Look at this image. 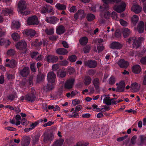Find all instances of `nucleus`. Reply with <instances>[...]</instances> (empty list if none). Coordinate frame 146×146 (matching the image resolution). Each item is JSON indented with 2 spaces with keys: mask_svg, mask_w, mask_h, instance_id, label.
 I'll use <instances>...</instances> for the list:
<instances>
[{
  "mask_svg": "<svg viewBox=\"0 0 146 146\" xmlns=\"http://www.w3.org/2000/svg\"><path fill=\"white\" fill-rule=\"evenodd\" d=\"M26 4L25 1L23 0L20 1L18 5V11L19 13L23 15H27L30 13V11H25L24 12L22 11L26 9Z\"/></svg>",
  "mask_w": 146,
  "mask_h": 146,
  "instance_id": "f257e3e1",
  "label": "nucleus"
},
{
  "mask_svg": "<svg viewBox=\"0 0 146 146\" xmlns=\"http://www.w3.org/2000/svg\"><path fill=\"white\" fill-rule=\"evenodd\" d=\"M27 24L28 25H38L39 24L37 17L35 15L29 17L27 21Z\"/></svg>",
  "mask_w": 146,
  "mask_h": 146,
  "instance_id": "f03ea898",
  "label": "nucleus"
},
{
  "mask_svg": "<svg viewBox=\"0 0 146 146\" xmlns=\"http://www.w3.org/2000/svg\"><path fill=\"white\" fill-rule=\"evenodd\" d=\"M86 14L84 10L80 9L74 15V17L76 19H82L85 16Z\"/></svg>",
  "mask_w": 146,
  "mask_h": 146,
  "instance_id": "7ed1b4c3",
  "label": "nucleus"
},
{
  "mask_svg": "<svg viewBox=\"0 0 146 146\" xmlns=\"http://www.w3.org/2000/svg\"><path fill=\"white\" fill-rule=\"evenodd\" d=\"M125 3H122L119 5H115L114 7V9L118 13H120L125 10Z\"/></svg>",
  "mask_w": 146,
  "mask_h": 146,
  "instance_id": "20e7f679",
  "label": "nucleus"
},
{
  "mask_svg": "<svg viewBox=\"0 0 146 146\" xmlns=\"http://www.w3.org/2000/svg\"><path fill=\"white\" fill-rule=\"evenodd\" d=\"M47 79L48 82H55L56 80V76L53 72H50L47 74Z\"/></svg>",
  "mask_w": 146,
  "mask_h": 146,
  "instance_id": "39448f33",
  "label": "nucleus"
},
{
  "mask_svg": "<svg viewBox=\"0 0 146 146\" xmlns=\"http://www.w3.org/2000/svg\"><path fill=\"white\" fill-rule=\"evenodd\" d=\"M45 21L48 23L54 24L58 21L59 19L54 16H52L46 17Z\"/></svg>",
  "mask_w": 146,
  "mask_h": 146,
  "instance_id": "423d86ee",
  "label": "nucleus"
},
{
  "mask_svg": "<svg viewBox=\"0 0 146 146\" xmlns=\"http://www.w3.org/2000/svg\"><path fill=\"white\" fill-rule=\"evenodd\" d=\"M43 135L44 136L43 140L45 143H47L48 141H51L53 139V135L51 133H45Z\"/></svg>",
  "mask_w": 146,
  "mask_h": 146,
  "instance_id": "0eeeda50",
  "label": "nucleus"
},
{
  "mask_svg": "<svg viewBox=\"0 0 146 146\" xmlns=\"http://www.w3.org/2000/svg\"><path fill=\"white\" fill-rule=\"evenodd\" d=\"M117 64L120 68H126L129 65L128 62L123 59L119 60L117 62Z\"/></svg>",
  "mask_w": 146,
  "mask_h": 146,
  "instance_id": "6e6552de",
  "label": "nucleus"
},
{
  "mask_svg": "<svg viewBox=\"0 0 146 146\" xmlns=\"http://www.w3.org/2000/svg\"><path fill=\"white\" fill-rule=\"evenodd\" d=\"M116 85H118L116 89V91L118 92H123L124 90L125 84L124 81H122L120 82L119 84H116Z\"/></svg>",
  "mask_w": 146,
  "mask_h": 146,
  "instance_id": "1a4fd4ad",
  "label": "nucleus"
},
{
  "mask_svg": "<svg viewBox=\"0 0 146 146\" xmlns=\"http://www.w3.org/2000/svg\"><path fill=\"white\" fill-rule=\"evenodd\" d=\"M84 64L90 68L95 67L97 65L96 61L95 60H90L85 61L84 62Z\"/></svg>",
  "mask_w": 146,
  "mask_h": 146,
  "instance_id": "9d476101",
  "label": "nucleus"
},
{
  "mask_svg": "<svg viewBox=\"0 0 146 146\" xmlns=\"http://www.w3.org/2000/svg\"><path fill=\"white\" fill-rule=\"evenodd\" d=\"M74 82L73 79H70L67 80L65 84V87L67 89H70L72 88Z\"/></svg>",
  "mask_w": 146,
  "mask_h": 146,
  "instance_id": "9b49d317",
  "label": "nucleus"
},
{
  "mask_svg": "<svg viewBox=\"0 0 146 146\" xmlns=\"http://www.w3.org/2000/svg\"><path fill=\"white\" fill-rule=\"evenodd\" d=\"M55 83V82H48L47 86H43V89L46 92L52 90L54 87Z\"/></svg>",
  "mask_w": 146,
  "mask_h": 146,
  "instance_id": "f8f14e48",
  "label": "nucleus"
},
{
  "mask_svg": "<svg viewBox=\"0 0 146 146\" xmlns=\"http://www.w3.org/2000/svg\"><path fill=\"white\" fill-rule=\"evenodd\" d=\"M100 15L102 18H104L106 19H109L110 16V13L106 10L101 11Z\"/></svg>",
  "mask_w": 146,
  "mask_h": 146,
  "instance_id": "ddd939ff",
  "label": "nucleus"
},
{
  "mask_svg": "<svg viewBox=\"0 0 146 146\" xmlns=\"http://www.w3.org/2000/svg\"><path fill=\"white\" fill-rule=\"evenodd\" d=\"M65 31V27L63 25H61L56 27V32L59 35H61L64 33Z\"/></svg>",
  "mask_w": 146,
  "mask_h": 146,
  "instance_id": "4468645a",
  "label": "nucleus"
},
{
  "mask_svg": "<svg viewBox=\"0 0 146 146\" xmlns=\"http://www.w3.org/2000/svg\"><path fill=\"white\" fill-rule=\"evenodd\" d=\"M26 46V43L24 41L22 40L17 43L16 47L17 48L21 50L23 48H25Z\"/></svg>",
  "mask_w": 146,
  "mask_h": 146,
  "instance_id": "2eb2a0df",
  "label": "nucleus"
},
{
  "mask_svg": "<svg viewBox=\"0 0 146 146\" xmlns=\"http://www.w3.org/2000/svg\"><path fill=\"white\" fill-rule=\"evenodd\" d=\"M144 40V38L142 37L139 38L137 40L136 38L133 44V47L136 48H138L140 46L141 41Z\"/></svg>",
  "mask_w": 146,
  "mask_h": 146,
  "instance_id": "dca6fc26",
  "label": "nucleus"
},
{
  "mask_svg": "<svg viewBox=\"0 0 146 146\" xmlns=\"http://www.w3.org/2000/svg\"><path fill=\"white\" fill-rule=\"evenodd\" d=\"M122 45L121 44L116 42H112L110 44V48L113 49H119L121 48Z\"/></svg>",
  "mask_w": 146,
  "mask_h": 146,
  "instance_id": "f3484780",
  "label": "nucleus"
},
{
  "mask_svg": "<svg viewBox=\"0 0 146 146\" xmlns=\"http://www.w3.org/2000/svg\"><path fill=\"white\" fill-rule=\"evenodd\" d=\"M24 33L27 36L31 37L34 36L36 34L35 31L31 29H27L24 30Z\"/></svg>",
  "mask_w": 146,
  "mask_h": 146,
  "instance_id": "a211bd4d",
  "label": "nucleus"
},
{
  "mask_svg": "<svg viewBox=\"0 0 146 146\" xmlns=\"http://www.w3.org/2000/svg\"><path fill=\"white\" fill-rule=\"evenodd\" d=\"M46 58L47 61L49 62H56L58 60V58L57 56L50 55L47 56Z\"/></svg>",
  "mask_w": 146,
  "mask_h": 146,
  "instance_id": "6ab92c4d",
  "label": "nucleus"
},
{
  "mask_svg": "<svg viewBox=\"0 0 146 146\" xmlns=\"http://www.w3.org/2000/svg\"><path fill=\"white\" fill-rule=\"evenodd\" d=\"M131 10L135 13H140L142 10V8L137 5H134L131 7Z\"/></svg>",
  "mask_w": 146,
  "mask_h": 146,
  "instance_id": "aec40b11",
  "label": "nucleus"
},
{
  "mask_svg": "<svg viewBox=\"0 0 146 146\" xmlns=\"http://www.w3.org/2000/svg\"><path fill=\"white\" fill-rule=\"evenodd\" d=\"M29 68L28 67H26L20 71V74L23 77H26L28 75Z\"/></svg>",
  "mask_w": 146,
  "mask_h": 146,
  "instance_id": "412c9836",
  "label": "nucleus"
},
{
  "mask_svg": "<svg viewBox=\"0 0 146 146\" xmlns=\"http://www.w3.org/2000/svg\"><path fill=\"white\" fill-rule=\"evenodd\" d=\"M17 62L13 59L9 61V63L5 64L7 67L11 68H15L17 66Z\"/></svg>",
  "mask_w": 146,
  "mask_h": 146,
  "instance_id": "4be33fe9",
  "label": "nucleus"
},
{
  "mask_svg": "<svg viewBox=\"0 0 146 146\" xmlns=\"http://www.w3.org/2000/svg\"><path fill=\"white\" fill-rule=\"evenodd\" d=\"M140 87L138 84L135 83L132 84L131 86V88L132 92H136L138 91Z\"/></svg>",
  "mask_w": 146,
  "mask_h": 146,
  "instance_id": "5701e85b",
  "label": "nucleus"
},
{
  "mask_svg": "<svg viewBox=\"0 0 146 146\" xmlns=\"http://www.w3.org/2000/svg\"><path fill=\"white\" fill-rule=\"evenodd\" d=\"M56 52L59 54L65 55L68 53V51L63 48H60L57 49L56 51Z\"/></svg>",
  "mask_w": 146,
  "mask_h": 146,
  "instance_id": "b1692460",
  "label": "nucleus"
},
{
  "mask_svg": "<svg viewBox=\"0 0 146 146\" xmlns=\"http://www.w3.org/2000/svg\"><path fill=\"white\" fill-rule=\"evenodd\" d=\"M144 23L143 21H141L138 24L137 30L139 33H142L144 31Z\"/></svg>",
  "mask_w": 146,
  "mask_h": 146,
  "instance_id": "393cba45",
  "label": "nucleus"
},
{
  "mask_svg": "<svg viewBox=\"0 0 146 146\" xmlns=\"http://www.w3.org/2000/svg\"><path fill=\"white\" fill-rule=\"evenodd\" d=\"M122 33L124 38H126L130 35L131 32L127 28H123L122 29Z\"/></svg>",
  "mask_w": 146,
  "mask_h": 146,
  "instance_id": "a878e982",
  "label": "nucleus"
},
{
  "mask_svg": "<svg viewBox=\"0 0 146 146\" xmlns=\"http://www.w3.org/2000/svg\"><path fill=\"white\" fill-rule=\"evenodd\" d=\"M30 139L29 137L23 138L22 141V144L23 146H27L29 144Z\"/></svg>",
  "mask_w": 146,
  "mask_h": 146,
  "instance_id": "bb28decb",
  "label": "nucleus"
},
{
  "mask_svg": "<svg viewBox=\"0 0 146 146\" xmlns=\"http://www.w3.org/2000/svg\"><path fill=\"white\" fill-rule=\"evenodd\" d=\"M141 70V68L139 65L134 66L132 68V71L136 74H138L140 73Z\"/></svg>",
  "mask_w": 146,
  "mask_h": 146,
  "instance_id": "cd10ccee",
  "label": "nucleus"
},
{
  "mask_svg": "<svg viewBox=\"0 0 146 146\" xmlns=\"http://www.w3.org/2000/svg\"><path fill=\"white\" fill-rule=\"evenodd\" d=\"M34 94H33L32 95L31 97L30 95H26L25 97L22 96L21 98V100H24L29 101L33 100H34Z\"/></svg>",
  "mask_w": 146,
  "mask_h": 146,
  "instance_id": "c85d7f7f",
  "label": "nucleus"
},
{
  "mask_svg": "<svg viewBox=\"0 0 146 146\" xmlns=\"http://www.w3.org/2000/svg\"><path fill=\"white\" fill-rule=\"evenodd\" d=\"M64 142V139H59L54 143L53 146H62Z\"/></svg>",
  "mask_w": 146,
  "mask_h": 146,
  "instance_id": "c756f323",
  "label": "nucleus"
},
{
  "mask_svg": "<svg viewBox=\"0 0 146 146\" xmlns=\"http://www.w3.org/2000/svg\"><path fill=\"white\" fill-rule=\"evenodd\" d=\"M92 82L95 88L98 89L100 84L99 79L98 78H95L93 80Z\"/></svg>",
  "mask_w": 146,
  "mask_h": 146,
  "instance_id": "7c9ffc66",
  "label": "nucleus"
},
{
  "mask_svg": "<svg viewBox=\"0 0 146 146\" xmlns=\"http://www.w3.org/2000/svg\"><path fill=\"white\" fill-rule=\"evenodd\" d=\"M99 8L100 9H101L102 8V7L101 6H100L98 4H97L94 6H93L92 7L89 8V10L90 11L93 12H96L97 11L96 8Z\"/></svg>",
  "mask_w": 146,
  "mask_h": 146,
  "instance_id": "2f4dec72",
  "label": "nucleus"
},
{
  "mask_svg": "<svg viewBox=\"0 0 146 146\" xmlns=\"http://www.w3.org/2000/svg\"><path fill=\"white\" fill-rule=\"evenodd\" d=\"M66 72L63 70H59L57 72V76L58 77L63 78L66 76Z\"/></svg>",
  "mask_w": 146,
  "mask_h": 146,
  "instance_id": "473e14b6",
  "label": "nucleus"
},
{
  "mask_svg": "<svg viewBox=\"0 0 146 146\" xmlns=\"http://www.w3.org/2000/svg\"><path fill=\"white\" fill-rule=\"evenodd\" d=\"M55 7L58 10H64L66 9V6L65 5L59 3H57L55 5Z\"/></svg>",
  "mask_w": 146,
  "mask_h": 146,
  "instance_id": "72a5a7b5",
  "label": "nucleus"
},
{
  "mask_svg": "<svg viewBox=\"0 0 146 146\" xmlns=\"http://www.w3.org/2000/svg\"><path fill=\"white\" fill-rule=\"evenodd\" d=\"M139 20L138 17L136 15H134L131 19V21L132 23L135 25Z\"/></svg>",
  "mask_w": 146,
  "mask_h": 146,
  "instance_id": "f704fd0d",
  "label": "nucleus"
},
{
  "mask_svg": "<svg viewBox=\"0 0 146 146\" xmlns=\"http://www.w3.org/2000/svg\"><path fill=\"white\" fill-rule=\"evenodd\" d=\"M91 81L92 79L90 77L86 76L85 77L84 83L85 85L87 86L90 84Z\"/></svg>",
  "mask_w": 146,
  "mask_h": 146,
  "instance_id": "c9c22d12",
  "label": "nucleus"
},
{
  "mask_svg": "<svg viewBox=\"0 0 146 146\" xmlns=\"http://www.w3.org/2000/svg\"><path fill=\"white\" fill-rule=\"evenodd\" d=\"M20 26V24L19 22L13 21L12 23L11 28L12 29H17Z\"/></svg>",
  "mask_w": 146,
  "mask_h": 146,
  "instance_id": "e433bc0d",
  "label": "nucleus"
},
{
  "mask_svg": "<svg viewBox=\"0 0 146 146\" xmlns=\"http://www.w3.org/2000/svg\"><path fill=\"white\" fill-rule=\"evenodd\" d=\"M117 98H113L110 99V97L109 95H104L101 96V100H114Z\"/></svg>",
  "mask_w": 146,
  "mask_h": 146,
  "instance_id": "4c0bfd02",
  "label": "nucleus"
},
{
  "mask_svg": "<svg viewBox=\"0 0 146 146\" xmlns=\"http://www.w3.org/2000/svg\"><path fill=\"white\" fill-rule=\"evenodd\" d=\"M79 41L82 45H84L88 42V39L86 37H83L80 39Z\"/></svg>",
  "mask_w": 146,
  "mask_h": 146,
  "instance_id": "58836bf2",
  "label": "nucleus"
},
{
  "mask_svg": "<svg viewBox=\"0 0 146 146\" xmlns=\"http://www.w3.org/2000/svg\"><path fill=\"white\" fill-rule=\"evenodd\" d=\"M95 18V15L91 13H88L86 16V18L88 21H91L94 20Z\"/></svg>",
  "mask_w": 146,
  "mask_h": 146,
  "instance_id": "ea45409f",
  "label": "nucleus"
},
{
  "mask_svg": "<svg viewBox=\"0 0 146 146\" xmlns=\"http://www.w3.org/2000/svg\"><path fill=\"white\" fill-rule=\"evenodd\" d=\"M13 11V10L11 9H5L3 10L2 13L4 15H5L7 14L9 15L12 13Z\"/></svg>",
  "mask_w": 146,
  "mask_h": 146,
  "instance_id": "a19ab883",
  "label": "nucleus"
},
{
  "mask_svg": "<svg viewBox=\"0 0 146 146\" xmlns=\"http://www.w3.org/2000/svg\"><path fill=\"white\" fill-rule=\"evenodd\" d=\"M40 136L38 135H36L32 138L33 143L34 144L37 143L38 141Z\"/></svg>",
  "mask_w": 146,
  "mask_h": 146,
  "instance_id": "79ce46f5",
  "label": "nucleus"
},
{
  "mask_svg": "<svg viewBox=\"0 0 146 146\" xmlns=\"http://www.w3.org/2000/svg\"><path fill=\"white\" fill-rule=\"evenodd\" d=\"M45 32L47 35H52L54 33V29L53 28L46 29L45 30Z\"/></svg>",
  "mask_w": 146,
  "mask_h": 146,
  "instance_id": "37998d69",
  "label": "nucleus"
},
{
  "mask_svg": "<svg viewBox=\"0 0 146 146\" xmlns=\"http://www.w3.org/2000/svg\"><path fill=\"white\" fill-rule=\"evenodd\" d=\"M7 43V45H9L10 44V42L9 40H5L3 38H1L0 40V45H4L5 43Z\"/></svg>",
  "mask_w": 146,
  "mask_h": 146,
  "instance_id": "c03bdc74",
  "label": "nucleus"
},
{
  "mask_svg": "<svg viewBox=\"0 0 146 146\" xmlns=\"http://www.w3.org/2000/svg\"><path fill=\"white\" fill-rule=\"evenodd\" d=\"M12 37L15 41L18 40L20 38L19 35L17 33H14L12 35Z\"/></svg>",
  "mask_w": 146,
  "mask_h": 146,
  "instance_id": "a18cd8bd",
  "label": "nucleus"
},
{
  "mask_svg": "<svg viewBox=\"0 0 146 146\" xmlns=\"http://www.w3.org/2000/svg\"><path fill=\"white\" fill-rule=\"evenodd\" d=\"M121 0H102L103 2L106 4H108L111 2L118 3L121 1Z\"/></svg>",
  "mask_w": 146,
  "mask_h": 146,
  "instance_id": "49530a36",
  "label": "nucleus"
},
{
  "mask_svg": "<svg viewBox=\"0 0 146 146\" xmlns=\"http://www.w3.org/2000/svg\"><path fill=\"white\" fill-rule=\"evenodd\" d=\"M111 17L112 19L117 21L119 20V18L117 17V13L116 12L113 11L111 13Z\"/></svg>",
  "mask_w": 146,
  "mask_h": 146,
  "instance_id": "de8ad7c7",
  "label": "nucleus"
},
{
  "mask_svg": "<svg viewBox=\"0 0 146 146\" xmlns=\"http://www.w3.org/2000/svg\"><path fill=\"white\" fill-rule=\"evenodd\" d=\"M90 48L91 47L90 46L87 45L84 48L83 50L84 53H87L89 52Z\"/></svg>",
  "mask_w": 146,
  "mask_h": 146,
  "instance_id": "09e8293b",
  "label": "nucleus"
},
{
  "mask_svg": "<svg viewBox=\"0 0 146 146\" xmlns=\"http://www.w3.org/2000/svg\"><path fill=\"white\" fill-rule=\"evenodd\" d=\"M88 144V143L79 142L77 143L76 145L74 146H87Z\"/></svg>",
  "mask_w": 146,
  "mask_h": 146,
  "instance_id": "8fccbe9b",
  "label": "nucleus"
},
{
  "mask_svg": "<svg viewBox=\"0 0 146 146\" xmlns=\"http://www.w3.org/2000/svg\"><path fill=\"white\" fill-rule=\"evenodd\" d=\"M69 60L72 62H74L76 60L77 57L75 55H72L69 57Z\"/></svg>",
  "mask_w": 146,
  "mask_h": 146,
  "instance_id": "3c124183",
  "label": "nucleus"
},
{
  "mask_svg": "<svg viewBox=\"0 0 146 146\" xmlns=\"http://www.w3.org/2000/svg\"><path fill=\"white\" fill-rule=\"evenodd\" d=\"M115 78L113 76H111L109 79V83L110 84H113L115 82Z\"/></svg>",
  "mask_w": 146,
  "mask_h": 146,
  "instance_id": "603ef678",
  "label": "nucleus"
},
{
  "mask_svg": "<svg viewBox=\"0 0 146 146\" xmlns=\"http://www.w3.org/2000/svg\"><path fill=\"white\" fill-rule=\"evenodd\" d=\"M99 97V95L96 96L95 97L93 96V97L92 98H90L89 97H87L85 98V100H92V99L93 100H98Z\"/></svg>",
  "mask_w": 146,
  "mask_h": 146,
  "instance_id": "864d4df0",
  "label": "nucleus"
},
{
  "mask_svg": "<svg viewBox=\"0 0 146 146\" xmlns=\"http://www.w3.org/2000/svg\"><path fill=\"white\" fill-rule=\"evenodd\" d=\"M119 22L121 25L123 26H127L128 25L127 23L122 19H120L119 20Z\"/></svg>",
  "mask_w": 146,
  "mask_h": 146,
  "instance_id": "5fc2aeb1",
  "label": "nucleus"
},
{
  "mask_svg": "<svg viewBox=\"0 0 146 146\" xmlns=\"http://www.w3.org/2000/svg\"><path fill=\"white\" fill-rule=\"evenodd\" d=\"M137 137L136 135H134L131 140V143L133 145H135L136 143V141Z\"/></svg>",
  "mask_w": 146,
  "mask_h": 146,
  "instance_id": "6e6d98bb",
  "label": "nucleus"
},
{
  "mask_svg": "<svg viewBox=\"0 0 146 146\" xmlns=\"http://www.w3.org/2000/svg\"><path fill=\"white\" fill-rule=\"evenodd\" d=\"M136 38L135 37H130L128 39L127 42L129 44L133 43Z\"/></svg>",
  "mask_w": 146,
  "mask_h": 146,
  "instance_id": "4d7b16f0",
  "label": "nucleus"
},
{
  "mask_svg": "<svg viewBox=\"0 0 146 146\" xmlns=\"http://www.w3.org/2000/svg\"><path fill=\"white\" fill-rule=\"evenodd\" d=\"M44 76L43 75H38L37 78V81L38 82H39L44 79Z\"/></svg>",
  "mask_w": 146,
  "mask_h": 146,
  "instance_id": "13d9d810",
  "label": "nucleus"
},
{
  "mask_svg": "<svg viewBox=\"0 0 146 146\" xmlns=\"http://www.w3.org/2000/svg\"><path fill=\"white\" fill-rule=\"evenodd\" d=\"M15 54V50L12 49H11L8 50L7 52L8 55L10 56L13 55Z\"/></svg>",
  "mask_w": 146,
  "mask_h": 146,
  "instance_id": "bf43d9fd",
  "label": "nucleus"
},
{
  "mask_svg": "<svg viewBox=\"0 0 146 146\" xmlns=\"http://www.w3.org/2000/svg\"><path fill=\"white\" fill-rule=\"evenodd\" d=\"M82 108V106L80 105H78L75 108V110L73 112L74 113H77L78 111H79Z\"/></svg>",
  "mask_w": 146,
  "mask_h": 146,
  "instance_id": "052dcab7",
  "label": "nucleus"
},
{
  "mask_svg": "<svg viewBox=\"0 0 146 146\" xmlns=\"http://www.w3.org/2000/svg\"><path fill=\"white\" fill-rule=\"evenodd\" d=\"M21 123L22 125H27L28 124V122L26 119L23 118L21 120Z\"/></svg>",
  "mask_w": 146,
  "mask_h": 146,
  "instance_id": "680f3d73",
  "label": "nucleus"
},
{
  "mask_svg": "<svg viewBox=\"0 0 146 146\" xmlns=\"http://www.w3.org/2000/svg\"><path fill=\"white\" fill-rule=\"evenodd\" d=\"M48 7H47V6L44 7L41 11V13L44 14L46 13L48 11Z\"/></svg>",
  "mask_w": 146,
  "mask_h": 146,
  "instance_id": "e2e57ef3",
  "label": "nucleus"
},
{
  "mask_svg": "<svg viewBox=\"0 0 146 146\" xmlns=\"http://www.w3.org/2000/svg\"><path fill=\"white\" fill-rule=\"evenodd\" d=\"M140 138L141 143H144L145 142V136L143 135H141L140 136Z\"/></svg>",
  "mask_w": 146,
  "mask_h": 146,
  "instance_id": "0e129e2a",
  "label": "nucleus"
},
{
  "mask_svg": "<svg viewBox=\"0 0 146 146\" xmlns=\"http://www.w3.org/2000/svg\"><path fill=\"white\" fill-rule=\"evenodd\" d=\"M33 77L31 76L30 77L29 79V82L28 84L29 86H31L33 85Z\"/></svg>",
  "mask_w": 146,
  "mask_h": 146,
  "instance_id": "69168bd1",
  "label": "nucleus"
},
{
  "mask_svg": "<svg viewBox=\"0 0 146 146\" xmlns=\"http://www.w3.org/2000/svg\"><path fill=\"white\" fill-rule=\"evenodd\" d=\"M54 123V122L50 121L44 124L43 125V126L44 127H46L47 126H50L51 125H52Z\"/></svg>",
  "mask_w": 146,
  "mask_h": 146,
  "instance_id": "338daca9",
  "label": "nucleus"
},
{
  "mask_svg": "<svg viewBox=\"0 0 146 146\" xmlns=\"http://www.w3.org/2000/svg\"><path fill=\"white\" fill-rule=\"evenodd\" d=\"M140 62L143 64H146V56L142 57L140 60Z\"/></svg>",
  "mask_w": 146,
  "mask_h": 146,
  "instance_id": "774afa93",
  "label": "nucleus"
}]
</instances>
